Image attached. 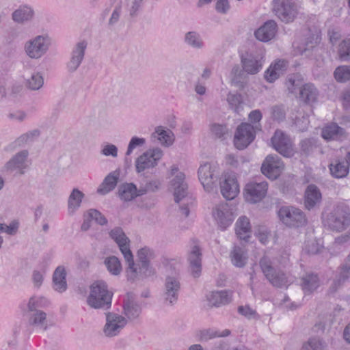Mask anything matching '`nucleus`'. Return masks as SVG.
<instances>
[{"instance_id":"nucleus-24","label":"nucleus","mask_w":350,"mask_h":350,"mask_svg":"<svg viewBox=\"0 0 350 350\" xmlns=\"http://www.w3.org/2000/svg\"><path fill=\"white\" fill-rule=\"evenodd\" d=\"M322 199L320 189L314 185H309L304 193V204L307 209L310 210L319 205Z\"/></svg>"},{"instance_id":"nucleus-62","label":"nucleus","mask_w":350,"mask_h":350,"mask_svg":"<svg viewBox=\"0 0 350 350\" xmlns=\"http://www.w3.org/2000/svg\"><path fill=\"white\" fill-rule=\"evenodd\" d=\"M310 124L308 116H303L301 118H296L295 124L297 129L300 131H305L308 129Z\"/></svg>"},{"instance_id":"nucleus-12","label":"nucleus","mask_w":350,"mask_h":350,"mask_svg":"<svg viewBox=\"0 0 350 350\" xmlns=\"http://www.w3.org/2000/svg\"><path fill=\"white\" fill-rule=\"evenodd\" d=\"M271 144L273 148L285 157H291L295 152L292 140L282 131L275 132Z\"/></svg>"},{"instance_id":"nucleus-21","label":"nucleus","mask_w":350,"mask_h":350,"mask_svg":"<svg viewBox=\"0 0 350 350\" xmlns=\"http://www.w3.org/2000/svg\"><path fill=\"white\" fill-rule=\"evenodd\" d=\"M188 261L191 275L198 278L202 271V252L200 248L194 245L188 255Z\"/></svg>"},{"instance_id":"nucleus-2","label":"nucleus","mask_w":350,"mask_h":350,"mask_svg":"<svg viewBox=\"0 0 350 350\" xmlns=\"http://www.w3.org/2000/svg\"><path fill=\"white\" fill-rule=\"evenodd\" d=\"M113 293L103 281L94 282L90 287L88 305L94 309L107 310L111 307Z\"/></svg>"},{"instance_id":"nucleus-34","label":"nucleus","mask_w":350,"mask_h":350,"mask_svg":"<svg viewBox=\"0 0 350 350\" xmlns=\"http://www.w3.org/2000/svg\"><path fill=\"white\" fill-rule=\"evenodd\" d=\"M152 137L157 139L159 142L166 147L171 146L174 141V136L170 130H165L162 126H157L152 134Z\"/></svg>"},{"instance_id":"nucleus-38","label":"nucleus","mask_w":350,"mask_h":350,"mask_svg":"<svg viewBox=\"0 0 350 350\" xmlns=\"http://www.w3.org/2000/svg\"><path fill=\"white\" fill-rule=\"evenodd\" d=\"M124 258L127 263V268L126 270L127 279L130 281H135L141 278L139 269L135 266L133 256L132 252L128 253L124 256Z\"/></svg>"},{"instance_id":"nucleus-19","label":"nucleus","mask_w":350,"mask_h":350,"mask_svg":"<svg viewBox=\"0 0 350 350\" xmlns=\"http://www.w3.org/2000/svg\"><path fill=\"white\" fill-rule=\"evenodd\" d=\"M87 46L88 43L85 40L78 42L75 45L70 53V58L66 64V68L69 72H75L80 66L84 58Z\"/></svg>"},{"instance_id":"nucleus-14","label":"nucleus","mask_w":350,"mask_h":350,"mask_svg":"<svg viewBox=\"0 0 350 350\" xmlns=\"http://www.w3.org/2000/svg\"><path fill=\"white\" fill-rule=\"evenodd\" d=\"M284 167V163L278 155H268L261 166L262 173L271 180L276 179Z\"/></svg>"},{"instance_id":"nucleus-58","label":"nucleus","mask_w":350,"mask_h":350,"mask_svg":"<svg viewBox=\"0 0 350 350\" xmlns=\"http://www.w3.org/2000/svg\"><path fill=\"white\" fill-rule=\"evenodd\" d=\"M137 257L141 264L148 263L154 257V252L151 249L145 247L138 251Z\"/></svg>"},{"instance_id":"nucleus-48","label":"nucleus","mask_w":350,"mask_h":350,"mask_svg":"<svg viewBox=\"0 0 350 350\" xmlns=\"http://www.w3.org/2000/svg\"><path fill=\"white\" fill-rule=\"evenodd\" d=\"M301 81L300 75L298 74L292 75L288 77L285 82V87L288 93L294 94L297 88L300 89Z\"/></svg>"},{"instance_id":"nucleus-18","label":"nucleus","mask_w":350,"mask_h":350,"mask_svg":"<svg viewBox=\"0 0 350 350\" xmlns=\"http://www.w3.org/2000/svg\"><path fill=\"white\" fill-rule=\"evenodd\" d=\"M213 215L223 230L231 225L233 221L232 211L226 202L217 205L213 211Z\"/></svg>"},{"instance_id":"nucleus-20","label":"nucleus","mask_w":350,"mask_h":350,"mask_svg":"<svg viewBox=\"0 0 350 350\" xmlns=\"http://www.w3.org/2000/svg\"><path fill=\"white\" fill-rule=\"evenodd\" d=\"M123 312L127 321H135L142 313L140 305L135 301L131 294H128L126 299L124 301Z\"/></svg>"},{"instance_id":"nucleus-35","label":"nucleus","mask_w":350,"mask_h":350,"mask_svg":"<svg viewBox=\"0 0 350 350\" xmlns=\"http://www.w3.org/2000/svg\"><path fill=\"white\" fill-rule=\"evenodd\" d=\"M345 130L336 124H331L322 131V137L326 140H337L345 136Z\"/></svg>"},{"instance_id":"nucleus-45","label":"nucleus","mask_w":350,"mask_h":350,"mask_svg":"<svg viewBox=\"0 0 350 350\" xmlns=\"http://www.w3.org/2000/svg\"><path fill=\"white\" fill-rule=\"evenodd\" d=\"M44 84V79L40 72L33 73L26 79L25 85L31 90H38Z\"/></svg>"},{"instance_id":"nucleus-49","label":"nucleus","mask_w":350,"mask_h":350,"mask_svg":"<svg viewBox=\"0 0 350 350\" xmlns=\"http://www.w3.org/2000/svg\"><path fill=\"white\" fill-rule=\"evenodd\" d=\"M326 343L319 338H311L305 342L301 350H326Z\"/></svg>"},{"instance_id":"nucleus-9","label":"nucleus","mask_w":350,"mask_h":350,"mask_svg":"<svg viewBox=\"0 0 350 350\" xmlns=\"http://www.w3.org/2000/svg\"><path fill=\"white\" fill-rule=\"evenodd\" d=\"M28 155L29 152L26 150L17 152L4 164L1 169V172L3 174H10L13 172L18 175L23 174L27 166Z\"/></svg>"},{"instance_id":"nucleus-7","label":"nucleus","mask_w":350,"mask_h":350,"mask_svg":"<svg viewBox=\"0 0 350 350\" xmlns=\"http://www.w3.org/2000/svg\"><path fill=\"white\" fill-rule=\"evenodd\" d=\"M126 325V317L114 312H107L105 313V324L103 327V333L107 338L117 336Z\"/></svg>"},{"instance_id":"nucleus-52","label":"nucleus","mask_w":350,"mask_h":350,"mask_svg":"<svg viewBox=\"0 0 350 350\" xmlns=\"http://www.w3.org/2000/svg\"><path fill=\"white\" fill-rule=\"evenodd\" d=\"M319 42V39L318 36L309 37L304 43L297 46L298 51L301 55H307L306 53L313 49Z\"/></svg>"},{"instance_id":"nucleus-6","label":"nucleus","mask_w":350,"mask_h":350,"mask_svg":"<svg viewBox=\"0 0 350 350\" xmlns=\"http://www.w3.org/2000/svg\"><path fill=\"white\" fill-rule=\"evenodd\" d=\"M219 174V167L217 163H205L198 169L199 180L208 192L213 191L215 188Z\"/></svg>"},{"instance_id":"nucleus-31","label":"nucleus","mask_w":350,"mask_h":350,"mask_svg":"<svg viewBox=\"0 0 350 350\" xmlns=\"http://www.w3.org/2000/svg\"><path fill=\"white\" fill-rule=\"evenodd\" d=\"M84 193L77 188L72 190L68 199V213L72 215L81 206Z\"/></svg>"},{"instance_id":"nucleus-55","label":"nucleus","mask_w":350,"mask_h":350,"mask_svg":"<svg viewBox=\"0 0 350 350\" xmlns=\"http://www.w3.org/2000/svg\"><path fill=\"white\" fill-rule=\"evenodd\" d=\"M243 72L240 70L239 66H235L231 71V83L234 86L241 88L243 87Z\"/></svg>"},{"instance_id":"nucleus-47","label":"nucleus","mask_w":350,"mask_h":350,"mask_svg":"<svg viewBox=\"0 0 350 350\" xmlns=\"http://www.w3.org/2000/svg\"><path fill=\"white\" fill-rule=\"evenodd\" d=\"M105 265L110 273L114 275H119L122 271V265L119 259L114 256H109L105 260Z\"/></svg>"},{"instance_id":"nucleus-39","label":"nucleus","mask_w":350,"mask_h":350,"mask_svg":"<svg viewBox=\"0 0 350 350\" xmlns=\"http://www.w3.org/2000/svg\"><path fill=\"white\" fill-rule=\"evenodd\" d=\"M232 263L237 267H243L247 262L246 252L243 247L234 245L230 252Z\"/></svg>"},{"instance_id":"nucleus-56","label":"nucleus","mask_w":350,"mask_h":350,"mask_svg":"<svg viewBox=\"0 0 350 350\" xmlns=\"http://www.w3.org/2000/svg\"><path fill=\"white\" fill-rule=\"evenodd\" d=\"M254 235L258 239L261 243L265 245L269 241L270 232L267 227L258 226L255 228Z\"/></svg>"},{"instance_id":"nucleus-22","label":"nucleus","mask_w":350,"mask_h":350,"mask_svg":"<svg viewBox=\"0 0 350 350\" xmlns=\"http://www.w3.org/2000/svg\"><path fill=\"white\" fill-rule=\"evenodd\" d=\"M109 236L118 244L123 256L131 252L130 240L121 228L116 227L112 229L109 232Z\"/></svg>"},{"instance_id":"nucleus-36","label":"nucleus","mask_w":350,"mask_h":350,"mask_svg":"<svg viewBox=\"0 0 350 350\" xmlns=\"http://www.w3.org/2000/svg\"><path fill=\"white\" fill-rule=\"evenodd\" d=\"M301 288L305 293H311L319 286V279L317 275L307 273L301 278Z\"/></svg>"},{"instance_id":"nucleus-41","label":"nucleus","mask_w":350,"mask_h":350,"mask_svg":"<svg viewBox=\"0 0 350 350\" xmlns=\"http://www.w3.org/2000/svg\"><path fill=\"white\" fill-rule=\"evenodd\" d=\"M350 277V267L345 263L341 267L340 271L336 279L333 281L330 286L332 293H334L337 289Z\"/></svg>"},{"instance_id":"nucleus-59","label":"nucleus","mask_w":350,"mask_h":350,"mask_svg":"<svg viewBox=\"0 0 350 350\" xmlns=\"http://www.w3.org/2000/svg\"><path fill=\"white\" fill-rule=\"evenodd\" d=\"M40 135V131L38 129H34L21 135L18 138V142L24 144L30 143L37 139Z\"/></svg>"},{"instance_id":"nucleus-40","label":"nucleus","mask_w":350,"mask_h":350,"mask_svg":"<svg viewBox=\"0 0 350 350\" xmlns=\"http://www.w3.org/2000/svg\"><path fill=\"white\" fill-rule=\"evenodd\" d=\"M349 165L344 161H335L329 165L332 175L336 178L345 177L349 173Z\"/></svg>"},{"instance_id":"nucleus-27","label":"nucleus","mask_w":350,"mask_h":350,"mask_svg":"<svg viewBox=\"0 0 350 350\" xmlns=\"http://www.w3.org/2000/svg\"><path fill=\"white\" fill-rule=\"evenodd\" d=\"M147 191L144 189L137 190L136 186L133 183H126L120 185L118 189V195L121 200L128 202L131 201L137 196H142Z\"/></svg>"},{"instance_id":"nucleus-26","label":"nucleus","mask_w":350,"mask_h":350,"mask_svg":"<svg viewBox=\"0 0 350 350\" xmlns=\"http://www.w3.org/2000/svg\"><path fill=\"white\" fill-rule=\"evenodd\" d=\"M276 30V23L274 21H268L254 32V36L257 40L266 42L273 38Z\"/></svg>"},{"instance_id":"nucleus-60","label":"nucleus","mask_w":350,"mask_h":350,"mask_svg":"<svg viewBox=\"0 0 350 350\" xmlns=\"http://www.w3.org/2000/svg\"><path fill=\"white\" fill-rule=\"evenodd\" d=\"M88 219L94 220L97 224L100 225H105L107 223V219L105 216L98 211L96 209H90L87 213Z\"/></svg>"},{"instance_id":"nucleus-30","label":"nucleus","mask_w":350,"mask_h":350,"mask_svg":"<svg viewBox=\"0 0 350 350\" xmlns=\"http://www.w3.org/2000/svg\"><path fill=\"white\" fill-rule=\"evenodd\" d=\"M66 271L63 266L57 267L53 274V288L59 292L63 293L67 289Z\"/></svg>"},{"instance_id":"nucleus-51","label":"nucleus","mask_w":350,"mask_h":350,"mask_svg":"<svg viewBox=\"0 0 350 350\" xmlns=\"http://www.w3.org/2000/svg\"><path fill=\"white\" fill-rule=\"evenodd\" d=\"M334 77L338 82H346L350 80V66H340L336 68Z\"/></svg>"},{"instance_id":"nucleus-11","label":"nucleus","mask_w":350,"mask_h":350,"mask_svg":"<svg viewBox=\"0 0 350 350\" xmlns=\"http://www.w3.org/2000/svg\"><path fill=\"white\" fill-rule=\"evenodd\" d=\"M180 282L178 273H174L166 276L164 286L163 297L164 301L167 304L172 305L176 302L180 291Z\"/></svg>"},{"instance_id":"nucleus-16","label":"nucleus","mask_w":350,"mask_h":350,"mask_svg":"<svg viewBox=\"0 0 350 350\" xmlns=\"http://www.w3.org/2000/svg\"><path fill=\"white\" fill-rule=\"evenodd\" d=\"M222 196L227 200L234 199L240 191L236 176L233 174H224L220 180Z\"/></svg>"},{"instance_id":"nucleus-33","label":"nucleus","mask_w":350,"mask_h":350,"mask_svg":"<svg viewBox=\"0 0 350 350\" xmlns=\"http://www.w3.org/2000/svg\"><path fill=\"white\" fill-rule=\"evenodd\" d=\"M29 325L44 332L47 328L46 314L42 310L31 312L29 319Z\"/></svg>"},{"instance_id":"nucleus-1","label":"nucleus","mask_w":350,"mask_h":350,"mask_svg":"<svg viewBox=\"0 0 350 350\" xmlns=\"http://www.w3.org/2000/svg\"><path fill=\"white\" fill-rule=\"evenodd\" d=\"M175 174V176L170 181V190L173 193L175 202L179 204L181 214L187 217L189 206L193 204L194 199L188 191V185L184 173L178 172L176 166H173L172 174Z\"/></svg>"},{"instance_id":"nucleus-13","label":"nucleus","mask_w":350,"mask_h":350,"mask_svg":"<svg viewBox=\"0 0 350 350\" xmlns=\"http://www.w3.org/2000/svg\"><path fill=\"white\" fill-rule=\"evenodd\" d=\"M268 184L267 182H250L244 188V197L247 202L255 204L261 201L267 192Z\"/></svg>"},{"instance_id":"nucleus-57","label":"nucleus","mask_w":350,"mask_h":350,"mask_svg":"<svg viewBox=\"0 0 350 350\" xmlns=\"http://www.w3.org/2000/svg\"><path fill=\"white\" fill-rule=\"evenodd\" d=\"M146 144V139L143 137H138L137 136L133 137L128 145L126 152V156H129L132 154L134 149L137 147H142Z\"/></svg>"},{"instance_id":"nucleus-50","label":"nucleus","mask_w":350,"mask_h":350,"mask_svg":"<svg viewBox=\"0 0 350 350\" xmlns=\"http://www.w3.org/2000/svg\"><path fill=\"white\" fill-rule=\"evenodd\" d=\"M338 54L341 61H350V38L345 39L339 44Z\"/></svg>"},{"instance_id":"nucleus-42","label":"nucleus","mask_w":350,"mask_h":350,"mask_svg":"<svg viewBox=\"0 0 350 350\" xmlns=\"http://www.w3.org/2000/svg\"><path fill=\"white\" fill-rule=\"evenodd\" d=\"M33 10L28 6H22L12 14V18L17 23H23L32 18Z\"/></svg>"},{"instance_id":"nucleus-29","label":"nucleus","mask_w":350,"mask_h":350,"mask_svg":"<svg viewBox=\"0 0 350 350\" xmlns=\"http://www.w3.org/2000/svg\"><path fill=\"white\" fill-rule=\"evenodd\" d=\"M235 232L239 239L248 241L251 234V225L250 219L247 217L241 216L237 220Z\"/></svg>"},{"instance_id":"nucleus-37","label":"nucleus","mask_w":350,"mask_h":350,"mask_svg":"<svg viewBox=\"0 0 350 350\" xmlns=\"http://www.w3.org/2000/svg\"><path fill=\"white\" fill-rule=\"evenodd\" d=\"M184 42L189 47L195 49H202L204 42L200 34L196 31H189L184 36Z\"/></svg>"},{"instance_id":"nucleus-61","label":"nucleus","mask_w":350,"mask_h":350,"mask_svg":"<svg viewBox=\"0 0 350 350\" xmlns=\"http://www.w3.org/2000/svg\"><path fill=\"white\" fill-rule=\"evenodd\" d=\"M144 0H132L129 12L131 17H136L142 10Z\"/></svg>"},{"instance_id":"nucleus-53","label":"nucleus","mask_w":350,"mask_h":350,"mask_svg":"<svg viewBox=\"0 0 350 350\" xmlns=\"http://www.w3.org/2000/svg\"><path fill=\"white\" fill-rule=\"evenodd\" d=\"M259 264L265 278L268 279L271 277L275 269L273 267L271 260L268 257L264 256L260 259Z\"/></svg>"},{"instance_id":"nucleus-46","label":"nucleus","mask_w":350,"mask_h":350,"mask_svg":"<svg viewBox=\"0 0 350 350\" xmlns=\"http://www.w3.org/2000/svg\"><path fill=\"white\" fill-rule=\"evenodd\" d=\"M230 108L239 113L242 109L243 98L239 93L229 92L226 98Z\"/></svg>"},{"instance_id":"nucleus-15","label":"nucleus","mask_w":350,"mask_h":350,"mask_svg":"<svg viewBox=\"0 0 350 350\" xmlns=\"http://www.w3.org/2000/svg\"><path fill=\"white\" fill-rule=\"evenodd\" d=\"M255 137L254 128L249 123H242L238 126L234 135V145L238 149L246 148Z\"/></svg>"},{"instance_id":"nucleus-10","label":"nucleus","mask_w":350,"mask_h":350,"mask_svg":"<svg viewBox=\"0 0 350 350\" xmlns=\"http://www.w3.org/2000/svg\"><path fill=\"white\" fill-rule=\"evenodd\" d=\"M163 155L162 150L159 148L146 151L138 157L135 161L137 172L140 173L146 170L155 167Z\"/></svg>"},{"instance_id":"nucleus-28","label":"nucleus","mask_w":350,"mask_h":350,"mask_svg":"<svg viewBox=\"0 0 350 350\" xmlns=\"http://www.w3.org/2000/svg\"><path fill=\"white\" fill-rule=\"evenodd\" d=\"M319 91L312 83H306L299 90V98L306 104H312L317 101Z\"/></svg>"},{"instance_id":"nucleus-23","label":"nucleus","mask_w":350,"mask_h":350,"mask_svg":"<svg viewBox=\"0 0 350 350\" xmlns=\"http://www.w3.org/2000/svg\"><path fill=\"white\" fill-rule=\"evenodd\" d=\"M288 66V62L284 59H278L272 63L265 72V79L269 83L274 82L284 73Z\"/></svg>"},{"instance_id":"nucleus-54","label":"nucleus","mask_w":350,"mask_h":350,"mask_svg":"<svg viewBox=\"0 0 350 350\" xmlns=\"http://www.w3.org/2000/svg\"><path fill=\"white\" fill-rule=\"evenodd\" d=\"M243 72L240 70L239 66H235L231 71V83L234 86L241 88L243 87Z\"/></svg>"},{"instance_id":"nucleus-32","label":"nucleus","mask_w":350,"mask_h":350,"mask_svg":"<svg viewBox=\"0 0 350 350\" xmlns=\"http://www.w3.org/2000/svg\"><path fill=\"white\" fill-rule=\"evenodd\" d=\"M120 173L118 171H113L108 174L103 183L97 189V192L100 194L105 195L113 190L119 179Z\"/></svg>"},{"instance_id":"nucleus-4","label":"nucleus","mask_w":350,"mask_h":350,"mask_svg":"<svg viewBox=\"0 0 350 350\" xmlns=\"http://www.w3.org/2000/svg\"><path fill=\"white\" fill-rule=\"evenodd\" d=\"M51 44V38L46 35H39L25 44V51L31 59H40L49 50Z\"/></svg>"},{"instance_id":"nucleus-8","label":"nucleus","mask_w":350,"mask_h":350,"mask_svg":"<svg viewBox=\"0 0 350 350\" xmlns=\"http://www.w3.org/2000/svg\"><path fill=\"white\" fill-rule=\"evenodd\" d=\"M280 220L290 227H299L306 223L304 212L295 207L283 206L278 211Z\"/></svg>"},{"instance_id":"nucleus-63","label":"nucleus","mask_w":350,"mask_h":350,"mask_svg":"<svg viewBox=\"0 0 350 350\" xmlns=\"http://www.w3.org/2000/svg\"><path fill=\"white\" fill-rule=\"evenodd\" d=\"M226 160L227 164L233 167H238L240 163H243L245 162L243 157H239L232 154H228L226 157Z\"/></svg>"},{"instance_id":"nucleus-64","label":"nucleus","mask_w":350,"mask_h":350,"mask_svg":"<svg viewBox=\"0 0 350 350\" xmlns=\"http://www.w3.org/2000/svg\"><path fill=\"white\" fill-rule=\"evenodd\" d=\"M211 132L216 137L220 138L228 133V129L226 126L215 124L211 127Z\"/></svg>"},{"instance_id":"nucleus-5","label":"nucleus","mask_w":350,"mask_h":350,"mask_svg":"<svg viewBox=\"0 0 350 350\" xmlns=\"http://www.w3.org/2000/svg\"><path fill=\"white\" fill-rule=\"evenodd\" d=\"M272 10L278 18L286 23L293 21L298 14L297 5L292 0H273Z\"/></svg>"},{"instance_id":"nucleus-3","label":"nucleus","mask_w":350,"mask_h":350,"mask_svg":"<svg viewBox=\"0 0 350 350\" xmlns=\"http://www.w3.org/2000/svg\"><path fill=\"white\" fill-rule=\"evenodd\" d=\"M325 226L336 232H341L350 225V209L345 205H338L323 219Z\"/></svg>"},{"instance_id":"nucleus-25","label":"nucleus","mask_w":350,"mask_h":350,"mask_svg":"<svg viewBox=\"0 0 350 350\" xmlns=\"http://www.w3.org/2000/svg\"><path fill=\"white\" fill-rule=\"evenodd\" d=\"M207 300L211 306L221 307L232 301V292L226 290L213 291L207 295Z\"/></svg>"},{"instance_id":"nucleus-43","label":"nucleus","mask_w":350,"mask_h":350,"mask_svg":"<svg viewBox=\"0 0 350 350\" xmlns=\"http://www.w3.org/2000/svg\"><path fill=\"white\" fill-rule=\"evenodd\" d=\"M267 280L273 286L278 288L287 287L290 284L288 278L280 271L275 270Z\"/></svg>"},{"instance_id":"nucleus-17","label":"nucleus","mask_w":350,"mask_h":350,"mask_svg":"<svg viewBox=\"0 0 350 350\" xmlns=\"http://www.w3.org/2000/svg\"><path fill=\"white\" fill-rule=\"evenodd\" d=\"M241 62L243 72L249 75H256L261 70L264 59L262 54L247 53L241 56Z\"/></svg>"},{"instance_id":"nucleus-44","label":"nucleus","mask_w":350,"mask_h":350,"mask_svg":"<svg viewBox=\"0 0 350 350\" xmlns=\"http://www.w3.org/2000/svg\"><path fill=\"white\" fill-rule=\"evenodd\" d=\"M230 334V331L228 329L223 330L222 332L218 330H213L211 329H204L200 333V341H208L217 337H226Z\"/></svg>"}]
</instances>
